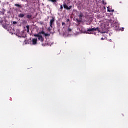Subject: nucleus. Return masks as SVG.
Listing matches in <instances>:
<instances>
[{"label": "nucleus", "instance_id": "obj_20", "mask_svg": "<svg viewBox=\"0 0 128 128\" xmlns=\"http://www.w3.org/2000/svg\"><path fill=\"white\" fill-rule=\"evenodd\" d=\"M72 8V6H70L69 7H68V10H71Z\"/></svg>", "mask_w": 128, "mask_h": 128}, {"label": "nucleus", "instance_id": "obj_5", "mask_svg": "<svg viewBox=\"0 0 128 128\" xmlns=\"http://www.w3.org/2000/svg\"><path fill=\"white\" fill-rule=\"evenodd\" d=\"M8 26H9L8 24H2V26H3L5 30H8Z\"/></svg>", "mask_w": 128, "mask_h": 128}, {"label": "nucleus", "instance_id": "obj_26", "mask_svg": "<svg viewBox=\"0 0 128 128\" xmlns=\"http://www.w3.org/2000/svg\"><path fill=\"white\" fill-rule=\"evenodd\" d=\"M70 22V20H69V19H68L67 20V22Z\"/></svg>", "mask_w": 128, "mask_h": 128}, {"label": "nucleus", "instance_id": "obj_28", "mask_svg": "<svg viewBox=\"0 0 128 128\" xmlns=\"http://www.w3.org/2000/svg\"><path fill=\"white\" fill-rule=\"evenodd\" d=\"M109 10H110V8H109Z\"/></svg>", "mask_w": 128, "mask_h": 128}, {"label": "nucleus", "instance_id": "obj_1", "mask_svg": "<svg viewBox=\"0 0 128 128\" xmlns=\"http://www.w3.org/2000/svg\"><path fill=\"white\" fill-rule=\"evenodd\" d=\"M98 30V32H100V28L98 27L97 28H88L87 30V34H92V32H96Z\"/></svg>", "mask_w": 128, "mask_h": 128}, {"label": "nucleus", "instance_id": "obj_11", "mask_svg": "<svg viewBox=\"0 0 128 128\" xmlns=\"http://www.w3.org/2000/svg\"><path fill=\"white\" fill-rule=\"evenodd\" d=\"M27 18H28V20H30V18H32V15H28L26 16Z\"/></svg>", "mask_w": 128, "mask_h": 128}, {"label": "nucleus", "instance_id": "obj_18", "mask_svg": "<svg viewBox=\"0 0 128 128\" xmlns=\"http://www.w3.org/2000/svg\"><path fill=\"white\" fill-rule=\"evenodd\" d=\"M26 28L28 29V32H30V26H26Z\"/></svg>", "mask_w": 128, "mask_h": 128}, {"label": "nucleus", "instance_id": "obj_23", "mask_svg": "<svg viewBox=\"0 0 128 128\" xmlns=\"http://www.w3.org/2000/svg\"><path fill=\"white\" fill-rule=\"evenodd\" d=\"M2 22H4V20H1L0 21V24H2Z\"/></svg>", "mask_w": 128, "mask_h": 128}, {"label": "nucleus", "instance_id": "obj_13", "mask_svg": "<svg viewBox=\"0 0 128 128\" xmlns=\"http://www.w3.org/2000/svg\"><path fill=\"white\" fill-rule=\"evenodd\" d=\"M49 2H54V4H56V0H48Z\"/></svg>", "mask_w": 128, "mask_h": 128}, {"label": "nucleus", "instance_id": "obj_14", "mask_svg": "<svg viewBox=\"0 0 128 128\" xmlns=\"http://www.w3.org/2000/svg\"><path fill=\"white\" fill-rule=\"evenodd\" d=\"M68 32H72V28H68Z\"/></svg>", "mask_w": 128, "mask_h": 128}, {"label": "nucleus", "instance_id": "obj_17", "mask_svg": "<svg viewBox=\"0 0 128 128\" xmlns=\"http://www.w3.org/2000/svg\"><path fill=\"white\" fill-rule=\"evenodd\" d=\"M45 34H46V32H44V31H42L40 32V34H44V35Z\"/></svg>", "mask_w": 128, "mask_h": 128}, {"label": "nucleus", "instance_id": "obj_12", "mask_svg": "<svg viewBox=\"0 0 128 128\" xmlns=\"http://www.w3.org/2000/svg\"><path fill=\"white\" fill-rule=\"evenodd\" d=\"M108 12H114V10H110V7L108 8Z\"/></svg>", "mask_w": 128, "mask_h": 128}, {"label": "nucleus", "instance_id": "obj_4", "mask_svg": "<svg viewBox=\"0 0 128 128\" xmlns=\"http://www.w3.org/2000/svg\"><path fill=\"white\" fill-rule=\"evenodd\" d=\"M38 40H40L41 42H44V37L41 35L38 38Z\"/></svg>", "mask_w": 128, "mask_h": 128}, {"label": "nucleus", "instance_id": "obj_25", "mask_svg": "<svg viewBox=\"0 0 128 128\" xmlns=\"http://www.w3.org/2000/svg\"><path fill=\"white\" fill-rule=\"evenodd\" d=\"M101 40H104V38H102Z\"/></svg>", "mask_w": 128, "mask_h": 128}, {"label": "nucleus", "instance_id": "obj_8", "mask_svg": "<svg viewBox=\"0 0 128 128\" xmlns=\"http://www.w3.org/2000/svg\"><path fill=\"white\" fill-rule=\"evenodd\" d=\"M14 6H16L18 8H22V5H20L18 4H15Z\"/></svg>", "mask_w": 128, "mask_h": 128}, {"label": "nucleus", "instance_id": "obj_27", "mask_svg": "<svg viewBox=\"0 0 128 128\" xmlns=\"http://www.w3.org/2000/svg\"><path fill=\"white\" fill-rule=\"evenodd\" d=\"M48 30H49V32H50V30H50V28H48Z\"/></svg>", "mask_w": 128, "mask_h": 128}, {"label": "nucleus", "instance_id": "obj_2", "mask_svg": "<svg viewBox=\"0 0 128 128\" xmlns=\"http://www.w3.org/2000/svg\"><path fill=\"white\" fill-rule=\"evenodd\" d=\"M54 22H56V18L54 17H52V20H50V26L52 28L53 26L54 25Z\"/></svg>", "mask_w": 128, "mask_h": 128}, {"label": "nucleus", "instance_id": "obj_22", "mask_svg": "<svg viewBox=\"0 0 128 128\" xmlns=\"http://www.w3.org/2000/svg\"><path fill=\"white\" fill-rule=\"evenodd\" d=\"M18 24V22H13L14 24Z\"/></svg>", "mask_w": 128, "mask_h": 128}, {"label": "nucleus", "instance_id": "obj_3", "mask_svg": "<svg viewBox=\"0 0 128 128\" xmlns=\"http://www.w3.org/2000/svg\"><path fill=\"white\" fill-rule=\"evenodd\" d=\"M32 44L33 46H36L38 44V39L37 38H33L32 40Z\"/></svg>", "mask_w": 128, "mask_h": 128}, {"label": "nucleus", "instance_id": "obj_19", "mask_svg": "<svg viewBox=\"0 0 128 128\" xmlns=\"http://www.w3.org/2000/svg\"><path fill=\"white\" fill-rule=\"evenodd\" d=\"M45 36H50V34H44Z\"/></svg>", "mask_w": 128, "mask_h": 128}, {"label": "nucleus", "instance_id": "obj_10", "mask_svg": "<svg viewBox=\"0 0 128 128\" xmlns=\"http://www.w3.org/2000/svg\"><path fill=\"white\" fill-rule=\"evenodd\" d=\"M64 8H65L66 10H68V5H66V4H64Z\"/></svg>", "mask_w": 128, "mask_h": 128}, {"label": "nucleus", "instance_id": "obj_16", "mask_svg": "<svg viewBox=\"0 0 128 128\" xmlns=\"http://www.w3.org/2000/svg\"><path fill=\"white\" fill-rule=\"evenodd\" d=\"M62 10H64V7L62 6V5L60 6V12H62Z\"/></svg>", "mask_w": 128, "mask_h": 128}, {"label": "nucleus", "instance_id": "obj_15", "mask_svg": "<svg viewBox=\"0 0 128 128\" xmlns=\"http://www.w3.org/2000/svg\"><path fill=\"white\" fill-rule=\"evenodd\" d=\"M102 4H104V6L106 5V1L104 0H103L102 1Z\"/></svg>", "mask_w": 128, "mask_h": 128}, {"label": "nucleus", "instance_id": "obj_24", "mask_svg": "<svg viewBox=\"0 0 128 128\" xmlns=\"http://www.w3.org/2000/svg\"><path fill=\"white\" fill-rule=\"evenodd\" d=\"M66 24V23L65 22H62V26H64Z\"/></svg>", "mask_w": 128, "mask_h": 128}, {"label": "nucleus", "instance_id": "obj_21", "mask_svg": "<svg viewBox=\"0 0 128 128\" xmlns=\"http://www.w3.org/2000/svg\"><path fill=\"white\" fill-rule=\"evenodd\" d=\"M76 20H77V22H82V20H78V19H77Z\"/></svg>", "mask_w": 128, "mask_h": 128}, {"label": "nucleus", "instance_id": "obj_6", "mask_svg": "<svg viewBox=\"0 0 128 128\" xmlns=\"http://www.w3.org/2000/svg\"><path fill=\"white\" fill-rule=\"evenodd\" d=\"M18 16L20 18H24V14H20Z\"/></svg>", "mask_w": 128, "mask_h": 128}, {"label": "nucleus", "instance_id": "obj_9", "mask_svg": "<svg viewBox=\"0 0 128 128\" xmlns=\"http://www.w3.org/2000/svg\"><path fill=\"white\" fill-rule=\"evenodd\" d=\"M41 36L40 34L39 33L38 34H36L34 35V36L36 38H38Z\"/></svg>", "mask_w": 128, "mask_h": 128}, {"label": "nucleus", "instance_id": "obj_7", "mask_svg": "<svg viewBox=\"0 0 128 128\" xmlns=\"http://www.w3.org/2000/svg\"><path fill=\"white\" fill-rule=\"evenodd\" d=\"M83 16H84V14L82 13H80V16H79L80 20H82V17Z\"/></svg>", "mask_w": 128, "mask_h": 128}]
</instances>
